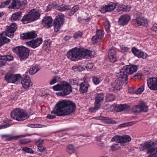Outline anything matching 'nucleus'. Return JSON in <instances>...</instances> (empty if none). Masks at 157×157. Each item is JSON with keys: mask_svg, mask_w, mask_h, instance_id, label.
I'll return each mask as SVG.
<instances>
[{"mask_svg": "<svg viewBox=\"0 0 157 157\" xmlns=\"http://www.w3.org/2000/svg\"><path fill=\"white\" fill-rule=\"evenodd\" d=\"M122 82L120 78H117L112 83L111 88L114 91L119 90L121 88Z\"/></svg>", "mask_w": 157, "mask_h": 157, "instance_id": "obj_22", "label": "nucleus"}, {"mask_svg": "<svg viewBox=\"0 0 157 157\" xmlns=\"http://www.w3.org/2000/svg\"><path fill=\"white\" fill-rule=\"evenodd\" d=\"M121 144H124L129 142L131 140V137L128 135L122 136L121 138Z\"/></svg>", "mask_w": 157, "mask_h": 157, "instance_id": "obj_32", "label": "nucleus"}, {"mask_svg": "<svg viewBox=\"0 0 157 157\" xmlns=\"http://www.w3.org/2000/svg\"><path fill=\"white\" fill-rule=\"evenodd\" d=\"M13 57L10 55L2 56L0 55V67L4 66L7 61L13 60Z\"/></svg>", "mask_w": 157, "mask_h": 157, "instance_id": "obj_18", "label": "nucleus"}, {"mask_svg": "<svg viewBox=\"0 0 157 157\" xmlns=\"http://www.w3.org/2000/svg\"><path fill=\"white\" fill-rule=\"evenodd\" d=\"M146 150H147V154H150L147 157H157V148L155 147L157 144V141L155 143L149 140L145 143Z\"/></svg>", "mask_w": 157, "mask_h": 157, "instance_id": "obj_8", "label": "nucleus"}, {"mask_svg": "<svg viewBox=\"0 0 157 157\" xmlns=\"http://www.w3.org/2000/svg\"><path fill=\"white\" fill-rule=\"evenodd\" d=\"M52 6L51 5H48V6L47 7V8L45 10V11L47 12L50 11L52 9Z\"/></svg>", "mask_w": 157, "mask_h": 157, "instance_id": "obj_64", "label": "nucleus"}, {"mask_svg": "<svg viewBox=\"0 0 157 157\" xmlns=\"http://www.w3.org/2000/svg\"><path fill=\"white\" fill-rule=\"evenodd\" d=\"M94 53L87 49L75 48L67 52V56L71 61H76L80 59L81 57L83 58H90L94 56Z\"/></svg>", "mask_w": 157, "mask_h": 157, "instance_id": "obj_2", "label": "nucleus"}, {"mask_svg": "<svg viewBox=\"0 0 157 157\" xmlns=\"http://www.w3.org/2000/svg\"><path fill=\"white\" fill-rule=\"evenodd\" d=\"M104 96L103 94H97L95 98L94 104L101 106L100 102L104 100Z\"/></svg>", "mask_w": 157, "mask_h": 157, "instance_id": "obj_26", "label": "nucleus"}, {"mask_svg": "<svg viewBox=\"0 0 157 157\" xmlns=\"http://www.w3.org/2000/svg\"><path fill=\"white\" fill-rule=\"evenodd\" d=\"M11 0H7L5 2H3L0 5V8L4 7L6 6L9 5Z\"/></svg>", "mask_w": 157, "mask_h": 157, "instance_id": "obj_46", "label": "nucleus"}, {"mask_svg": "<svg viewBox=\"0 0 157 157\" xmlns=\"http://www.w3.org/2000/svg\"><path fill=\"white\" fill-rule=\"evenodd\" d=\"M21 37L23 39H28V36L27 33H23L21 35Z\"/></svg>", "mask_w": 157, "mask_h": 157, "instance_id": "obj_55", "label": "nucleus"}, {"mask_svg": "<svg viewBox=\"0 0 157 157\" xmlns=\"http://www.w3.org/2000/svg\"><path fill=\"white\" fill-rule=\"evenodd\" d=\"M40 16V13L34 10H32L29 13L25 15L21 21L23 24L28 23L37 20Z\"/></svg>", "mask_w": 157, "mask_h": 157, "instance_id": "obj_7", "label": "nucleus"}, {"mask_svg": "<svg viewBox=\"0 0 157 157\" xmlns=\"http://www.w3.org/2000/svg\"><path fill=\"white\" fill-rule=\"evenodd\" d=\"M2 137H6L5 140L11 141L13 140H17L21 137H23V135L13 136L11 135H2L1 136Z\"/></svg>", "mask_w": 157, "mask_h": 157, "instance_id": "obj_24", "label": "nucleus"}, {"mask_svg": "<svg viewBox=\"0 0 157 157\" xmlns=\"http://www.w3.org/2000/svg\"><path fill=\"white\" fill-rule=\"evenodd\" d=\"M91 18L90 15H89L88 14L85 13L83 16V20L86 21H89V20Z\"/></svg>", "mask_w": 157, "mask_h": 157, "instance_id": "obj_47", "label": "nucleus"}, {"mask_svg": "<svg viewBox=\"0 0 157 157\" xmlns=\"http://www.w3.org/2000/svg\"><path fill=\"white\" fill-rule=\"evenodd\" d=\"M89 84H87L86 79H84V83H81L80 85V90L82 93L87 92Z\"/></svg>", "mask_w": 157, "mask_h": 157, "instance_id": "obj_28", "label": "nucleus"}, {"mask_svg": "<svg viewBox=\"0 0 157 157\" xmlns=\"http://www.w3.org/2000/svg\"><path fill=\"white\" fill-rule=\"evenodd\" d=\"M100 106L98 105H97V104H94V107L90 108L89 110L90 112H95L97 110L100 108Z\"/></svg>", "mask_w": 157, "mask_h": 157, "instance_id": "obj_43", "label": "nucleus"}, {"mask_svg": "<svg viewBox=\"0 0 157 157\" xmlns=\"http://www.w3.org/2000/svg\"><path fill=\"white\" fill-rule=\"evenodd\" d=\"M13 51L21 61H24L28 58L30 52L29 49L22 46L15 47L13 49Z\"/></svg>", "mask_w": 157, "mask_h": 157, "instance_id": "obj_4", "label": "nucleus"}, {"mask_svg": "<svg viewBox=\"0 0 157 157\" xmlns=\"http://www.w3.org/2000/svg\"><path fill=\"white\" fill-rule=\"evenodd\" d=\"M124 5H120L118 6V9L117 12L119 13L121 12V11L124 12Z\"/></svg>", "mask_w": 157, "mask_h": 157, "instance_id": "obj_52", "label": "nucleus"}, {"mask_svg": "<svg viewBox=\"0 0 157 157\" xmlns=\"http://www.w3.org/2000/svg\"><path fill=\"white\" fill-rule=\"evenodd\" d=\"M21 14L22 12L21 11L13 13L11 17V21H13L20 20L21 18Z\"/></svg>", "mask_w": 157, "mask_h": 157, "instance_id": "obj_29", "label": "nucleus"}, {"mask_svg": "<svg viewBox=\"0 0 157 157\" xmlns=\"http://www.w3.org/2000/svg\"><path fill=\"white\" fill-rule=\"evenodd\" d=\"M121 136H116L112 139V141H114L117 143H120L121 144Z\"/></svg>", "mask_w": 157, "mask_h": 157, "instance_id": "obj_37", "label": "nucleus"}, {"mask_svg": "<svg viewBox=\"0 0 157 157\" xmlns=\"http://www.w3.org/2000/svg\"><path fill=\"white\" fill-rule=\"evenodd\" d=\"M46 117L47 118L49 119H53L55 118L56 117V116L55 115H51L50 114H48L47 115V116Z\"/></svg>", "mask_w": 157, "mask_h": 157, "instance_id": "obj_62", "label": "nucleus"}, {"mask_svg": "<svg viewBox=\"0 0 157 157\" xmlns=\"http://www.w3.org/2000/svg\"><path fill=\"white\" fill-rule=\"evenodd\" d=\"M148 106L145 103L136 105L132 108V111L134 113H140L141 112H146L148 110Z\"/></svg>", "mask_w": 157, "mask_h": 157, "instance_id": "obj_12", "label": "nucleus"}, {"mask_svg": "<svg viewBox=\"0 0 157 157\" xmlns=\"http://www.w3.org/2000/svg\"><path fill=\"white\" fill-rule=\"evenodd\" d=\"M98 118L99 119L101 120L103 122L106 124H113L116 123V121L112 120L109 118L100 116L98 117Z\"/></svg>", "mask_w": 157, "mask_h": 157, "instance_id": "obj_25", "label": "nucleus"}, {"mask_svg": "<svg viewBox=\"0 0 157 157\" xmlns=\"http://www.w3.org/2000/svg\"><path fill=\"white\" fill-rule=\"evenodd\" d=\"M130 19V16L128 14L122 15L118 19V23L120 25L124 26L127 24Z\"/></svg>", "mask_w": 157, "mask_h": 157, "instance_id": "obj_17", "label": "nucleus"}, {"mask_svg": "<svg viewBox=\"0 0 157 157\" xmlns=\"http://www.w3.org/2000/svg\"><path fill=\"white\" fill-rule=\"evenodd\" d=\"M64 22V17L63 15H58L56 17L54 20L53 26L55 31H59L60 28L62 26Z\"/></svg>", "mask_w": 157, "mask_h": 157, "instance_id": "obj_10", "label": "nucleus"}, {"mask_svg": "<svg viewBox=\"0 0 157 157\" xmlns=\"http://www.w3.org/2000/svg\"><path fill=\"white\" fill-rule=\"evenodd\" d=\"M115 97L112 94H110L107 95L105 100L107 102H110L115 100Z\"/></svg>", "mask_w": 157, "mask_h": 157, "instance_id": "obj_35", "label": "nucleus"}, {"mask_svg": "<svg viewBox=\"0 0 157 157\" xmlns=\"http://www.w3.org/2000/svg\"><path fill=\"white\" fill-rule=\"evenodd\" d=\"M124 12H128L129 11L131 8V6L130 5H124Z\"/></svg>", "mask_w": 157, "mask_h": 157, "instance_id": "obj_58", "label": "nucleus"}, {"mask_svg": "<svg viewBox=\"0 0 157 157\" xmlns=\"http://www.w3.org/2000/svg\"><path fill=\"white\" fill-rule=\"evenodd\" d=\"M82 35V33L81 32H78L75 33L73 37L75 39H77L81 37Z\"/></svg>", "mask_w": 157, "mask_h": 157, "instance_id": "obj_44", "label": "nucleus"}, {"mask_svg": "<svg viewBox=\"0 0 157 157\" xmlns=\"http://www.w3.org/2000/svg\"><path fill=\"white\" fill-rule=\"evenodd\" d=\"M42 42V39L41 38H39L35 40H33L31 41L27 42L26 44L28 45L35 48L38 47Z\"/></svg>", "mask_w": 157, "mask_h": 157, "instance_id": "obj_16", "label": "nucleus"}, {"mask_svg": "<svg viewBox=\"0 0 157 157\" xmlns=\"http://www.w3.org/2000/svg\"><path fill=\"white\" fill-rule=\"evenodd\" d=\"M28 36V39H32L35 38L37 36L36 34L33 32L27 33Z\"/></svg>", "mask_w": 157, "mask_h": 157, "instance_id": "obj_40", "label": "nucleus"}, {"mask_svg": "<svg viewBox=\"0 0 157 157\" xmlns=\"http://www.w3.org/2000/svg\"><path fill=\"white\" fill-rule=\"evenodd\" d=\"M115 109L117 112H121L127 109V105L125 104H117L115 105Z\"/></svg>", "mask_w": 157, "mask_h": 157, "instance_id": "obj_31", "label": "nucleus"}, {"mask_svg": "<svg viewBox=\"0 0 157 157\" xmlns=\"http://www.w3.org/2000/svg\"><path fill=\"white\" fill-rule=\"evenodd\" d=\"M72 9L74 12L75 13L78 10V7L77 6H75L72 8Z\"/></svg>", "mask_w": 157, "mask_h": 157, "instance_id": "obj_63", "label": "nucleus"}, {"mask_svg": "<svg viewBox=\"0 0 157 157\" xmlns=\"http://www.w3.org/2000/svg\"><path fill=\"white\" fill-rule=\"evenodd\" d=\"M22 150L27 153L33 154L34 153L33 150L30 148L26 147H24L22 148Z\"/></svg>", "mask_w": 157, "mask_h": 157, "instance_id": "obj_39", "label": "nucleus"}, {"mask_svg": "<svg viewBox=\"0 0 157 157\" xmlns=\"http://www.w3.org/2000/svg\"><path fill=\"white\" fill-rule=\"evenodd\" d=\"M93 66V63H89L86 65V66H77L75 67V68L78 71H83L85 70V68H86L87 70L90 69H91Z\"/></svg>", "mask_w": 157, "mask_h": 157, "instance_id": "obj_27", "label": "nucleus"}, {"mask_svg": "<svg viewBox=\"0 0 157 157\" xmlns=\"http://www.w3.org/2000/svg\"><path fill=\"white\" fill-rule=\"evenodd\" d=\"M67 151L70 153H74L75 151V149L74 146L72 144H69L67 147Z\"/></svg>", "mask_w": 157, "mask_h": 157, "instance_id": "obj_36", "label": "nucleus"}, {"mask_svg": "<svg viewBox=\"0 0 157 157\" xmlns=\"http://www.w3.org/2000/svg\"><path fill=\"white\" fill-rule=\"evenodd\" d=\"M46 149V147L42 146L41 147L38 148V151L40 152H42L45 151Z\"/></svg>", "mask_w": 157, "mask_h": 157, "instance_id": "obj_57", "label": "nucleus"}, {"mask_svg": "<svg viewBox=\"0 0 157 157\" xmlns=\"http://www.w3.org/2000/svg\"><path fill=\"white\" fill-rule=\"evenodd\" d=\"M132 51L133 53L139 58L145 59L148 56L147 55L146 53L138 50L135 47L132 48Z\"/></svg>", "mask_w": 157, "mask_h": 157, "instance_id": "obj_19", "label": "nucleus"}, {"mask_svg": "<svg viewBox=\"0 0 157 157\" xmlns=\"http://www.w3.org/2000/svg\"><path fill=\"white\" fill-rule=\"evenodd\" d=\"M43 142V140H38L36 142V145L38 147H41L42 146V144Z\"/></svg>", "mask_w": 157, "mask_h": 157, "instance_id": "obj_49", "label": "nucleus"}, {"mask_svg": "<svg viewBox=\"0 0 157 157\" xmlns=\"http://www.w3.org/2000/svg\"><path fill=\"white\" fill-rule=\"evenodd\" d=\"M96 34L98 39H101L104 36V32L101 30H98L97 31Z\"/></svg>", "mask_w": 157, "mask_h": 157, "instance_id": "obj_38", "label": "nucleus"}, {"mask_svg": "<svg viewBox=\"0 0 157 157\" xmlns=\"http://www.w3.org/2000/svg\"><path fill=\"white\" fill-rule=\"evenodd\" d=\"M104 26L106 31L108 32L109 30V28L110 27L109 22V21L105 22L104 24Z\"/></svg>", "mask_w": 157, "mask_h": 157, "instance_id": "obj_51", "label": "nucleus"}, {"mask_svg": "<svg viewBox=\"0 0 157 157\" xmlns=\"http://www.w3.org/2000/svg\"><path fill=\"white\" fill-rule=\"evenodd\" d=\"M52 20L51 17H45L43 19L42 24L46 28H48L52 26Z\"/></svg>", "mask_w": 157, "mask_h": 157, "instance_id": "obj_21", "label": "nucleus"}, {"mask_svg": "<svg viewBox=\"0 0 157 157\" xmlns=\"http://www.w3.org/2000/svg\"><path fill=\"white\" fill-rule=\"evenodd\" d=\"M6 31L2 32L0 35L2 36L3 38H6V36H7L10 37H13L14 33L17 28V25L14 23H13L8 26H7Z\"/></svg>", "mask_w": 157, "mask_h": 157, "instance_id": "obj_9", "label": "nucleus"}, {"mask_svg": "<svg viewBox=\"0 0 157 157\" xmlns=\"http://www.w3.org/2000/svg\"><path fill=\"white\" fill-rule=\"evenodd\" d=\"M11 117L17 121H22L29 117L27 112L20 108H17L12 111Z\"/></svg>", "mask_w": 157, "mask_h": 157, "instance_id": "obj_6", "label": "nucleus"}, {"mask_svg": "<svg viewBox=\"0 0 157 157\" xmlns=\"http://www.w3.org/2000/svg\"><path fill=\"white\" fill-rule=\"evenodd\" d=\"M30 141V140L28 139H24L20 140V143L22 144H26Z\"/></svg>", "mask_w": 157, "mask_h": 157, "instance_id": "obj_50", "label": "nucleus"}, {"mask_svg": "<svg viewBox=\"0 0 157 157\" xmlns=\"http://www.w3.org/2000/svg\"><path fill=\"white\" fill-rule=\"evenodd\" d=\"M143 75L141 73H137L133 76V78L136 79L140 78Z\"/></svg>", "mask_w": 157, "mask_h": 157, "instance_id": "obj_53", "label": "nucleus"}, {"mask_svg": "<svg viewBox=\"0 0 157 157\" xmlns=\"http://www.w3.org/2000/svg\"><path fill=\"white\" fill-rule=\"evenodd\" d=\"M139 149L140 151H143L145 149H146L145 143L144 144H140V146L139 147Z\"/></svg>", "mask_w": 157, "mask_h": 157, "instance_id": "obj_59", "label": "nucleus"}, {"mask_svg": "<svg viewBox=\"0 0 157 157\" xmlns=\"http://www.w3.org/2000/svg\"><path fill=\"white\" fill-rule=\"evenodd\" d=\"M108 56L111 62L113 63L117 61L116 52L113 49H111L109 50Z\"/></svg>", "mask_w": 157, "mask_h": 157, "instance_id": "obj_23", "label": "nucleus"}, {"mask_svg": "<svg viewBox=\"0 0 157 157\" xmlns=\"http://www.w3.org/2000/svg\"><path fill=\"white\" fill-rule=\"evenodd\" d=\"M98 39V36H94L92 38V42L93 44H95L97 43V40Z\"/></svg>", "mask_w": 157, "mask_h": 157, "instance_id": "obj_56", "label": "nucleus"}, {"mask_svg": "<svg viewBox=\"0 0 157 157\" xmlns=\"http://www.w3.org/2000/svg\"><path fill=\"white\" fill-rule=\"evenodd\" d=\"M39 70V69L37 66H36L34 67L33 66L30 69L29 73L31 75H34Z\"/></svg>", "mask_w": 157, "mask_h": 157, "instance_id": "obj_34", "label": "nucleus"}, {"mask_svg": "<svg viewBox=\"0 0 157 157\" xmlns=\"http://www.w3.org/2000/svg\"><path fill=\"white\" fill-rule=\"evenodd\" d=\"M92 80L94 83L95 85L98 84L100 82L99 79L96 77L93 76L92 77Z\"/></svg>", "mask_w": 157, "mask_h": 157, "instance_id": "obj_48", "label": "nucleus"}, {"mask_svg": "<svg viewBox=\"0 0 157 157\" xmlns=\"http://www.w3.org/2000/svg\"><path fill=\"white\" fill-rule=\"evenodd\" d=\"M53 88L55 91H62V92H59L56 93L59 96L67 95L72 91V87L70 84L66 82H62L60 84H58L54 86Z\"/></svg>", "mask_w": 157, "mask_h": 157, "instance_id": "obj_3", "label": "nucleus"}, {"mask_svg": "<svg viewBox=\"0 0 157 157\" xmlns=\"http://www.w3.org/2000/svg\"><path fill=\"white\" fill-rule=\"evenodd\" d=\"M11 125L10 124H6L3 125H0V129L5 128L10 126Z\"/></svg>", "mask_w": 157, "mask_h": 157, "instance_id": "obj_61", "label": "nucleus"}, {"mask_svg": "<svg viewBox=\"0 0 157 157\" xmlns=\"http://www.w3.org/2000/svg\"><path fill=\"white\" fill-rule=\"evenodd\" d=\"M147 84L149 88L152 90H157V77L149 78L147 80Z\"/></svg>", "mask_w": 157, "mask_h": 157, "instance_id": "obj_14", "label": "nucleus"}, {"mask_svg": "<svg viewBox=\"0 0 157 157\" xmlns=\"http://www.w3.org/2000/svg\"><path fill=\"white\" fill-rule=\"evenodd\" d=\"M135 124H136V123L135 122H129V123H123V124H120L119 125L118 127H119L120 128H121L124 127H125L126 126H128L129 125H132Z\"/></svg>", "mask_w": 157, "mask_h": 157, "instance_id": "obj_42", "label": "nucleus"}, {"mask_svg": "<svg viewBox=\"0 0 157 157\" xmlns=\"http://www.w3.org/2000/svg\"><path fill=\"white\" fill-rule=\"evenodd\" d=\"M134 16L135 19H133V21L139 25H145L147 24V20L138 13L135 14Z\"/></svg>", "mask_w": 157, "mask_h": 157, "instance_id": "obj_13", "label": "nucleus"}, {"mask_svg": "<svg viewBox=\"0 0 157 157\" xmlns=\"http://www.w3.org/2000/svg\"><path fill=\"white\" fill-rule=\"evenodd\" d=\"M23 87L25 89H27L33 85L30 79L26 75L24 77L21 81Z\"/></svg>", "mask_w": 157, "mask_h": 157, "instance_id": "obj_20", "label": "nucleus"}, {"mask_svg": "<svg viewBox=\"0 0 157 157\" xmlns=\"http://www.w3.org/2000/svg\"><path fill=\"white\" fill-rule=\"evenodd\" d=\"M76 107L75 104L69 100H63L57 103L51 113L58 116L68 115L73 113Z\"/></svg>", "mask_w": 157, "mask_h": 157, "instance_id": "obj_1", "label": "nucleus"}, {"mask_svg": "<svg viewBox=\"0 0 157 157\" xmlns=\"http://www.w3.org/2000/svg\"><path fill=\"white\" fill-rule=\"evenodd\" d=\"M21 76L20 74L13 75L10 73H7L5 76V80L8 82L13 83L20 79Z\"/></svg>", "mask_w": 157, "mask_h": 157, "instance_id": "obj_11", "label": "nucleus"}, {"mask_svg": "<svg viewBox=\"0 0 157 157\" xmlns=\"http://www.w3.org/2000/svg\"><path fill=\"white\" fill-rule=\"evenodd\" d=\"M117 4L113 2H111L107 5L104 6L100 11L102 13H105L106 12H111L114 10L116 8Z\"/></svg>", "mask_w": 157, "mask_h": 157, "instance_id": "obj_15", "label": "nucleus"}, {"mask_svg": "<svg viewBox=\"0 0 157 157\" xmlns=\"http://www.w3.org/2000/svg\"><path fill=\"white\" fill-rule=\"evenodd\" d=\"M23 2L21 1L20 0H13L11 5L12 6L13 8L16 7V8H20L21 7L22 5Z\"/></svg>", "mask_w": 157, "mask_h": 157, "instance_id": "obj_30", "label": "nucleus"}, {"mask_svg": "<svg viewBox=\"0 0 157 157\" xmlns=\"http://www.w3.org/2000/svg\"><path fill=\"white\" fill-rule=\"evenodd\" d=\"M70 8L71 7L70 6L68 5H65L63 4H62L57 7V10L61 11L67 10Z\"/></svg>", "mask_w": 157, "mask_h": 157, "instance_id": "obj_33", "label": "nucleus"}, {"mask_svg": "<svg viewBox=\"0 0 157 157\" xmlns=\"http://www.w3.org/2000/svg\"><path fill=\"white\" fill-rule=\"evenodd\" d=\"M138 67L136 65L126 66L123 67L122 69L118 73L117 76L119 78L127 79L128 75H131L136 72Z\"/></svg>", "mask_w": 157, "mask_h": 157, "instance_id": "obj_5", "label": "nucleus"}, {"mask_svg": "<svg viewBox=\"0 0 157 157\" xmlns=\"http://www.w3.org/2000/svg\"><path fill=\"white\" fill-rule=\"evenodd\" d=\"M144 90V86H141L136 91H135V94H140Z\"/></svg>", "mask_w": 157, "mask_h": 157, "instance_id": "obj_45", "label": "nucleus"}, {"mask_svg": "<svg viewBox=\"0 0 157 157\" xmlns=\"http://www.w3.org/2000/svg\"><path fill=\"white\" fill-rule=\"evenodd\" d=\"M118 145V144H116L111 146V147L112 150L113 151H116L118 149L120 148V147Z\"/></svg>", "mask_w": 157, "mask_h": 157, "instance_id": "obj_54", "label": "nucleus"}, {"mask_svg": "<svg viewBox=\"0 0 157 157\" xmlns=\"http://www.w3.org/2000/svg\"><path fill=\"white\" fill-rule=\"evenodd\" d=\"M57 77H54L50 82V84L52 85L55 83L57 81Z\"/></svg>", "mask_w": 157, "mask_h": 157, "instance_id": "obj_60", "label": "nucleus"}, {"mask_svg": "<svg viewBox=\"0 0 157 157\" xmlns=\"http://www.w3.org/2000/svg\"><path fill=\"white\" fill-rule=\"evenodd\" d=\"M27 126L32 128H40L44 127V125L40 124H29Z\"/></svg>", "mask_w": 157, "mask_h": 157, "instance_id": "obj_41", "label": "nucleus"}]
</instances>
